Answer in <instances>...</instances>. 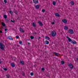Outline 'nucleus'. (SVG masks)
Listing matches in <instances>:
<instances>
[{"mask_svg": "<svg viewBox=\"0 0 78 78\" xmlns=\"http://www.w3.org/2000/svg\"><path fill=\"white\" fill-rule=\"evenodd\" d=\"M66 38L67 39H68V41L69 42H71V44H77V43L76 42V41L73 40V41L72 40V39H70L69 37L67 36H66Z\"/></svg>", "mask_w": 78, "mask_h": 78, "instance_id": "obj_1", "label": "nucleus"}, {"mask_svg": "<svg viewBox=\"0 0 78 78\" xmlns=\"http://www.w3.org/2000/svg\"><path fill=\"white\" fill-rule=\"evenodd\" d=\"M69 66L70 67V68H71V69H73V65L72 64H70L69 65Z\"/></svg>", "mask_w": 78, "mask_h": 78, "instance_id": "obj_9", "label": "nucleus"}, {"mask_svg": "<svg viewBox=\"0 0 78 78\" xmlns=\"http://www.w3.org/2000/svg\"><path fill=\"white\" fill-rule=\"evenodd\" d=\"M0 33H3V32H2V30H0Z\"/></svg>", "mask_w": 78, "mask_h": 78, "instance_id": "obj_41", "label": "nucleus"}, {"mask_svg": "<svg viewBox=\"0 0 78 78\" xmlns=\"http://www.w3.org/2000/svg\"><path fill=\"white\" fill-rule=\"evenodd\" d=\"M30 38L31 39H34V37L33 36H30Z\"/></svg>", "mask_w": 78, "mask_h": 78, "instance_id": "obj_29", "label": "nucleus"}, {"mask_svg": "<svg viewBox=\"0 0 78 78\" xmlns=\"http://www.w3.org/2000/svg\"><path fill=\"white\" fill-rule=\"evenodd\" d=\"M2 24L3 27H5L6 26V24L4 22H2Z\"/></svg>", "mask_w": 78, "mask_h": 78, "instance_id": "obj_19", "label": "nucleus"}, {"mask_svg": "<svg viewBox=\"0 0 78 78\" xmlns=\"http://www.w3.org/2000/svg\"><path fill=\"white\" fill-rule=\"evenodd\" d=\"M70 3L72 6H73V5H74V2L73 1L70 2Z\"/></svg>", "mask_w": 78, "mask_h": 78, "instance_id": "obj_13", "label": "nucleus"}, {"mask_svg": "<svg viewBox=\"0 0 78 78\" xmlns=\"http://www.w3.org/2000/svg\"><path fill=\"white\" fill-rule=\"evenodd\" d=\"M18 70H19V71H20V70H21V69H19Z\"/></svg>", "mask_w": 78, "mask_h": 78, "instance_id": "obj_43", "label": "nucleus"}, {"mask_svg": "<svg viewBox=\"0 0 78 78\" xmlns=\"http://www.w3.org/2000/svg\"><path fill=\"white\" fill-rule=\"evenodd\" d=\"M14 13H15L16 14H17L18 13V11H17L16 10H15L14 12Z\"/></svg>", "mask_w": 78, "mask_h": 78, "instance_id": "obj_26", "label": "nucleus"}, {"mask_svg": "<svg viewBox=\"0 0 78 78\" xmlns=\"http://www.w3.org/2000/svg\"><path fill=\"white\" fill-rule=\"evenodd\" d=\"M9 12L11 14H12V11H10Z\"/></svg>", "mask_w": 78, "mask_h": 78, "instance_id": "obj_36", "label": "nucleus"}, {"mask_svg": "<svg viewBox=\"0 0 78 78\" xmlns=\"http://www.w3.org/2000/svg\"><path fill=\"white\" fill-rule=\"evenodd\" d=\"M11 22H14L12 20H11Z\"/></svg>", "mask_w": 78, "mask_h": 78, "instance_id": "obj_45", "label": "nucleus"}, {"mask_svg": "<svg viewBox=\"0 0 78 78\" xmlns=\"http://www.w3.org/2000/svg\"><path fill=\"white\" fill-rule=\"evenodd\" d=\"M11 66H12L13 67H15V64L13 63H11Z\"/></svg>", "mask_w": 78, "mask_h": 78, "instance_id": "obj_18", "label": "nucleus"}, {"mask_svg": "<svg viewBox=\"0 0 78 78\" xmlns=\"http://www.w3.org/2000/svg\"><path fill=\"white\" fill-rule=\"evenodd\" d=\"M53 4V5H56V2H55V1H54L53 2H52Z\"/></svg>", "mask_w": 78, "mask_h": 78, "instance_id": "obj_24", "label": "nucleus"}, {"mask_svg": "<svg viewBox=\"0 0 78 78\" xmlns=\"http://www.w3.org/2000/svg\"><path fill=\"white\" fill-rule=\"evenodd\" d=\"M8 30V29H5V31H7Z\"/></svg>", "mask_w": 78, "mask_h": 78, "instance_id": "obj_37", "label": "nucleus"}, {"mask_svg": "<svg viewBox=\"0 0 78 78\" xmlns=\"http://www.w3.org/2000/svg\"><path fill=\"white\" fill-rule=\"evenodd\" d=\"M54 54L55 55V56H58V55L59 54L58 53V52H54Z\"/></svg>", "mask_w": 78, "mask_h": 78, "instance_id": "obj_15", "label": "nucleus"}, {"mask_svg": "<svg viewBox=\"0 0 78 78\" xmlns=\"http://www.w3.org/2000/svg\"><path fill=\"white\" fill-rule=\"evenodd\" d=\"M42 11L43 12H45V10L44 9H43L42 10Z\"/></svg>", "mask_w": 78, "mask_h": 78, "instance_id": "obj_31", "label": "nucleus"}, {"mask_svg": "<svg viewBox=\"0 0 78 78\" xmlns=\"http://www.w3.org/2000/svg\"><path fill=\"white\" fill-rule=\"evenodd\" d=\"M5 46L2 43L0 42V48L2 51L5 50Z\"/></svg>", "mask_w": 78, "mask_h": 78, "instance_id": "obj_2", "label": "nucleus"}, {"mask_svg": "<svg viewBox=\"0 0 78 78\" xmlns=\"http://www.w3.org/2000/svg\"><path fill=\"white\" fill-rule=\"evenodd\" d=\"M33 26L34 27H36V23H33Z\"/></svg>", "mask_w": 78, "mask_h": 78, "instance_id": "obj_21", "label": "nucleus"}, {"mask_svg": "<svg viewBox=\"0 0 78 78\" xmlns=\"http://www.w3.org/2000/svg\"><path fill=\"white\" fill-rule=\"evenodd\" d=\"M52 24H55V22H53L52 23Z\"/></svg>", "mask_w": 78, "mask_h": 78, "instance_id": "obj_44", "label": "nucleus"}, {"mask_svg": "<svg viewBox=\"0 0 78 78\" xmlns=\"http://www.w3.org/2000/svg\"><path fill=\"white\" fill-rule=\"evenodd\" d=\"M6 75L7 78H9V77L11 76L9 74H6Z\"/></svg>", "mask_w": 78, "mask_h": 78, "instance_id": "obj_17", "label": "nucleus"}, {"mask_svg": "<svg viewBox=\"0 0 78 78\" xmlns=\"http://www.w3.org/2000/svg\"><path fill=\"white\" fill-rule=\"evenodd\" d=\"M33 34H35V35H36L37 34V33H36V32L33 33Z\"/></svg>", "mask_w": 78, "mask_h": 78, "instance_id": "obj_39", "label": "nucleus"}, {"mask_svg": "<svg viewBox=\"0 0 78 78\" xmlns=\"http://www.w3.org/2000/svg\"><path fill=\"white\" fill-rule=\"evenodd\" d=\"M4 3H7V1H6V0H4Z\"/></svg>", "mask_w": 78, "mask_h": 78, "instance_id": "obj_34", "label": "nucleus"}, {"mask_svg": "<svg viewBox=\"0 0 78 78\" xmlns=\"http://www.w3.org/2000/svg\"><path fill=\"white\" fill-rule=\"evenodd\" d=\"M22 75L23 76H25V73H24V72H22Z\"/></svg>", "mask_w": 78, "mask_h": 78, "instance_id": "obj_25", "label": "nucleus"}, {"mask_svg": "<svg viewBox=\"0 0 78 78\" xmlns=\"http://www.w3.org/2000/svg\"><path fill=\"white\" fill-rule=\"evenodd\" d=\"M68 33L71 34H72L74 33V31L72 29H70L68 30Z\"/></svg>", "mask_w": 78, "mask_h": 78, "instance_id": "obj_4", "label": "nucleus"}, {"mask_svg": "<svg viewBox=\"0 0 78 78\" xmlns=\"http://www.w3.org/2000/svg\"><path fill=\"white\" fill-rule=\"evenodd\" d=\"M48 76L49 77V76Z\"/></svg>", "mask_w": 78, "mask_h": 78, "instance_id": "obj_48", "label": "nucleus"}, {"mask_svg": "<svg viewBox=\"0 0 78 78\" xmlns=\"http://www.w3.org/2000/svg\"><path fill=\"white\" fill-rule=\"evenodd\" d=\"M64 29L66 30H67L68 29V27H67V26H64Z\"/></svg>", "mask_w": 78, "mask_h": 78, "instance_id": "obj_20", "label": "nucleus"}, {"mask_svg": "<svg viewBox=\"0 0 78 78\" xmlns=\"http://www.w3.org/2000/svg\"><path fill=\"white\" fill-rule=\"evenodd\" d=\"M38 23L41 26V27L42 26H43V25H44V24H43L40 21H38Z\"/></svg>", "mask_w": 78, "mask_h": 78, "instance_id": "obj_8", "label": "nucleus"}, {"mask_svg": "<svg viewBox=\"0 0 78 78\" xmlns=\"http://www.w3.org/2000/svg\"><path fill=\"white\" fill-rule=\"evenodd\" d=\"M6 22H9V20L6 19Z\"/></svg>", "mask_w": 78, "mask_h": 78, "instance_id": "obj_38", "label": "nucleus"}, {"mask_svg": "<svg viewBox=\"0 0 78 78\" xmlns=\"http://www.w3.org/2000/svg\"><path fill=\"white\" fill-rule=\"evenodd\" d=\"M51 34L52 36H53V37H55L56 35V33L55 31L54 30L52 31Z\"/></svg>", "mask_w": 78, "mask_h": 78, "instance_id": "obj_3", "label": "nucleus"}, {"mask_svg": "<svg viewBox=\"0 0 78 78\" xmlns=\"http://www.w3.org/2000/svg\"><path fill=\"white\" fill-rule=\"evenodd\" d=\"M45 39H46V40H50V38L48 36H46L45 37Z\"/></svg>", "mask_w": 78, "mask_h": 78, "instance_id": "obj_14", "label": "nucleus"}, {"mask_svg": "<svg viewBox=\"0 0 78 78\" xmlns=\"http://www.w3.org/2000/svg\"><path fill=\"white\" fill-rule=\"evenodd\" d=\"M16 37L17 39H19V36H16Z\"/></svg>", "mask_w": 78, "mask_h": 78, "instance_id": "obj_35", "label": "nucleus"}, {"mask_svg": "<svg viewBox=\"0 0 78 78\" xmlns=\"http://www.w3.org/2000/svg\"><path fill=\"white\" fill-rule=\"evenodd\" d=\"M7 38L9 39V40H12V41H13V40H14L13 38H12V37L10 36L8 37Z\"/></svg>", "mask_w": 78, "mask_h": 78, "instance_id": "obj_7", "label": "nucleus"}, {"mask_svg": "<svg viewBox=\"0 0 78 78\" xmlns=\"http://www.w3.org/2000/svg\"><path fill=\"white\" fill-rule=\"evenodd\" d=\"M45 44L48 45L49 44V41L47 40H46L45 41Z\"/></svg>", "mask_w": 78, "mask_h": 78, "instance_id": "obj_16", "label": "nucleus"}, {"mask_svg": "<svg viewBox=\"0 0 78 78\" xmlns=\"http://www.w3.org/2000/svg\"><path fill=\"white\" fill-rule=\"evenodd\" d=\"M55 15L56 17H60V15H59V14L58 13L56 12L55 13Z\"/></svg>", "mask_w": 78, "mask_h": 78, "instance_id": "obj_10", "label": "nucleus"}, {"mask_svg": "<svg viewBox=\"0 0 78 78\" xmlns=\"http://www.w3.org/2000/svg\"><path fill=\"white\" fill-rule=\"evenodd\" d=\"M20 63H21V64H23H23H24V62H23V61H20Z\"/></svg>", "mask_w": 78, "mask_h": 78, "instance_id": "obj_22", "label": "nucleus"}, {"mask_svg": "<svg viewBox=\"0 0 78 78\" xmlns=\"http://www.w3.org/2000/svg\"><path fill=\"white\" fill-rule=\"evenodd\" d=\"M39 7H40V6L39 5H37L35 6V8L37 9H39Z\"/></svg>", "mask_w": 78, "mask_h": 78, "instance_id": "obj_11", "label": "nucleus"}, {"mask_svg": "<svg viewBox=\"0 0 78 78\" xmlns=\"http://www.w3.org/2000/svg\"><path fill=\"white\" fill-rule=\"evenodd\" d=\"M19 43L20 44V45H23V44L22 43V41H20L19 42Z\"/></svg>", "mask_w": 78, "mask_h": 78, "instance_id": "obj_23", "label": "nucleus"}, {"mask_svg": "<svg viewBox=\"0 0 78 78\" xmlns=\"http://www.w3.org/2000/svg\"><path fill=\"white\" fill-rule=\"evenodd\" d=\"M4 17L5 19H6L7 18V16L6 15H4Z\"/></svg>", "mask_w": 78, "mask_h": 78, "instance_id": "obj_28", "label": "nucleus"}, {"mask_svg": "<svg viewBox=\"0 0 78 78\" xmlns=\"http://www.w3.org/2000/svg\"><path fill=\"white\" fill-rule=\"evenodd\" d=\"M33 2L34 3L36 4L39 3V1L38 0H33Z\"/></svg>", "mask_w": 78, "mask_h": 78, "instance_id": "obj_5", "label": "nucleus"}, {"mask_svg": "<svg viewBox=\"0 0 78 78\" xmlns=\"http://www.w3.org/2000/svg\"><path fill=\"white\" fill-rule=\"evenodd\" d=\"M20 31L21 32V33H25V31L23 30V29H22L21 27H20Z\"/></svg>", "mask_w": 78, "mask_h": 78, "instance_id": "obj_6", "label": "nucleus"}, {"mask_svg": "<svg viewBox=\"0 0 78 78\" xmlns=\"http://www.w3.org/2000/svg\"><path fill=\"white\" fill-rule=\"evenodd\" d=\"M3 69H4V70H5V71H6V70H7V69H6L5 68H4Z\"/></svg>", "mask_w": 78, "mask_h": 78, "instance_id": "obj_33", "label": "nucleus"}, {"mask_svg": "<svg viewBox=\"0 0 78 78\" xmlns=\"http://www.w3.org/2000/svg\"><path fill=\"white\" fill-rule=\"evenodd\" d=\"M76 60L77 61V62H78V58H76Z\"/></svg>", "mask_w": 78, "mask_h": 78, "instance_id": "obj_42", "label": "nucleus"}, {"mask_svg": "<svg viewBox=\"0 0 78 78\" xmlns=\"http://www.w3.org/2000/svg\"><path fill=\"white\" fill-rule=\"evenodd\" d=\"M2 62L1 60V59H0V64H2Z\"/></svg>", "mask_w": 78, "mask_h": 78, "instance_id": "obj_40", "label": "nucleus"}, {"mask_svg": "<svg viewBox=\"0 0 78 78\" xmlns=\"http://www.w3.org/2000/svg\"><path fill=\"white\" fill-rule=\"evenodd\" d=\"M61 63L62 64H64V61H62L61 62Z\"/></svg>", "mask_w": 78, "mask_h": 78, "instance_id": "obj_27", "label": "nucleus"}, {"mask_svg": "<svg viewBox=\"0 0 78 78\" xmlns=\"http://www.w3.org/2000/svg\"><path fill=\"white\" fill-rule=\"evenodd\" d=\"M28 44H29V45H30V43L28 42Z\"/></svg>", "mask_w": 78, "mask_h": 78, "instance_id": "obj_46", "label": "nucleus"}, {"mask_svg": "<svg viewBox=\"0 0 78 78\" xmlns=\"http://www.w3.org/2000/svg\"><path fill=\"white\" fill-rule=\"evenodd\" d=\"M41 39V37H39V38H38L39 39Z\"/></svg>", "mask_w": 78, "mask_h": 78, "instance_id": "obj_47", "label": "nucleus"}, {"mask_svg": "<svg viewBox=\"0 0 78 78\" xmlns=\"http://www.w3.org/2000/svg\"><path fill=\"white\" fill-rule=\"evenodd\" d=\"M30 75L31 76H33V75H34V73H31Z\"/></svg>", "mask_w": 78, "mask_h": 78, "instance_id": "obj_30", "label": "nucleus"}, {"mask_svg": "<svg viewBox=\"0 0 78 78\" xmlns=\"http://www.w3.org/2000/svg\"><path fill=\"white\" fill-rule=\"evenodd\" d=\"M41 70L43 71H44V70H45V69H44V68H42L41 69Z\"/></svg>", "mask_w": 78, "mask_h": 78, "instance_id": "obj_32", "label": "nucleus"}, {"mask_svg": "<svg viewBox=\"0 0 78 78\" xmlns=\"http://www.w3.org/2000/svg\"><path fill=\"white\" fill-rule=\"evenodd\" d=\"M62 22L65 23H66L67 22V20H66L65 19L62 20Z\"/></svg>", "mask_w": 78, "mask_h": 78, "instance_id": "obj_12", "label": "nucleus"}]
</instances>
